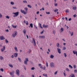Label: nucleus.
I'll return each mask as SVG.
<instances>
[{
    "instance_id": "nucleus-1",
    "label": "nucleus",
    "mask_w": 77,
    "mask_h": 77,
    "mask_svg": "<svg viewBox=\"0 0 77 77\" xmlns=\"http://www.w3.org/2000/svg\"><path fill=\"white\" fill-rule=\"evenodd\" d=\"M24 10L25 11H24V10H21V12L22 13H23L24 14H27V11L28 10V8H24Z\"/></svg>"
},
{
    "instance_id": "nucleus-2",
    "label": "nucleus",
    "mask_w": 77,
    "mask_h": 77,
    "mask_svg": "<svg viewBox=\"0 0 77 77\" xmlns=\"http://www.w3.org/2000/svg\"><path fill=\"white\" fill-rule=\"evenodd\" d=\"M14 72H15V71L14 70L10 72V74L12 77H14Z\"/></svg>"
},
{
    "instance_id": "nucleus-3",
    "label": "nucleus",
    "mask_w": 77,
    "mask_h": 77,
    "mask_svg": "<svg viewBox=\"0 0 77 77\" xmlns=\"http://www.w3.org/2000/svg\"><path fill=\"white\" fill-rule=\"evenodd\" d=\"M16 35H17V31H15L14 32V34H12V36L13 38H15L16 36Z\"/></svg>"
},
{
    "instance_id": "nucleus-4",
    "label": "nucleus",
    "mask_w": 77,
    "mask_h": 77,
    "mask_svg": "<svg viewBox=\"0 0 77 77\" xmlns=\"http://www.w3.org/2000/svg\"><path fill=\"white\" fill-rule=\"evenodd\" d=\"M50 66L51 68H54V67H55V66H54V63H50Z\"/></svg>"
},
{
    "instance_id": "nucleus-5",
    "label": "nucleus",
    "mask_w": 77,
    "mask_h": 77,
    "mask_svg": "<svg viewBox=\"0 0 77 77\" xmlns=\"http://www.w3.org/2000/svg\"><path fill=\"white\" fill-rule=\"evenodd\" d=\"M16 73L17 75H18V76H19V75H20V71H19V70H17Z\"/></svg>"
},
{
    "instance_id": "nucleus-6",
    "label": "nucleus",
    "mask_w": 77,
    "mask_h": 77,
    "mask_svg": "<svg viewBox=\"0 0 77 77\" xmlns=\"http://www.w3.org/2000/svg\"><path fill=\"white\" fill-rule=\"evenodd\" d=\"M13 14H14V15H15V16H16V17H17V16H18V15H19V12H17L15 13H13Z\"/></svg>"
},
{
    "instance_id": "nucleus-7",
    "label": "nucleus",
    "mask_w": 77,
    "mask_h": 77,
    "mask_svg": "<svg viewBox=\"0 0 77 77\" xmlns=\"http://www.w3.org/2000/svg\"><path fill=\"white\" fill-rule=\"evenodd\" d=\"M0 39L1 40H4V39H5V38L3 36H1L0 37Z\"/></svg>"
},
{
    "instance_id": "nucleus-8",
    "label": "nucleus",
    "mask_w": 77,
    "mask_h": 77,
    "mask_svg": "<svg viewBox=\"0 0 77 77\" xmlns=\"http://www.w3.org/2000/svg\"><path fill=\"white\" fill-rule=\"evenodd\" d=\"M57 50L58 53L59 54H60V53H61V51H61V49H60L59 48H57Z\"/></svg>"
},
{
    "instance_id": "nucleus-9",
    "label": "nucleus",
    "mask_w": 77,
    "mask_h": 77,
    "mask_svg": "<svg viewBox=\"0 0 77 77\" xmlns=\"http://www.w3.org/2000/svg\"><path fill=\"white\" fill-rule=\"evenodd\" d=\"M32 41H33V45L35 46V45H36V42H35V40L34 38H32Z\"/></svg>"
},
{
    "instance_id": "nucleus-10",
    "label": "nucleus",
    "mask_w": 77,
    "mask_h": 77,
    "mask_svg": "<svg viewBox=\"0 0 77 77\" xmlns=\"http://www.w3.org/2000/svg\"><path fill=\"white\" fill-rule=\"evenodd\" d=\"M39 39H44L45 38V36L44 35H43L42 36H39Z\"/></svg>"
},
{
    "instance_id": "nucleus-11",
    "label": "nucleus",
    "mask_w": 77,
    "mask_h": 77,
    "mask_svg": "<svg viewBox=\"0 0 77 77\" xmlns=\"http://www.w3.org/2000/svg\"><path fill=\"white\" fill-rule=\"evenodd\" d=\"M5 50V46H4L3 48L1 49V51L2 52L4 51V50Z\"/></svg>"
},
{
    "instance_id": "nucleus-12",
    "label": "nucleus",
    "mask_w": 77,
    "mask_h": 77,
    "mask_svg": "<svg viewBox=\"0 0 77 77\" xmlns=\"http://www.w3.org/2000/svg\"><path fill=\"white\" fill-rule=\"evenodd\" d=\"M73 53L74 54H76V56H77V51H73Z\"/></svg>"
},
{
    "instance_id": "nucleus-13",
    "label": "nucleus",
    "mask_w": 77,
    "mask_h": 77,
    "mask_svg": "<svg viewBox=\"0 0 77 77\" xmlns=\"http://www.w3.org/2000/svg\"><path fill=\"white\" fill-rule=\"evenodd\" d=\"M43 27L44 28H47L48 27V25H45V24L43 25Z\"/></svg>"
},
{
    "instance_id": "nucleus-14",
    "label": "nucleus",
    "mask_w": 77,
    "mask_h": 77,
    "mask_svg": "<svg viewBox=\"0 0 77 77\" xmlns=\"http://www.w3.org/2000/svg\"><path fill=\"white\" fill-rule=\"evenodd\" d=\"M14 56L15 57H17V56H18V53H15L14 54Z\"/></svg>"
},
{
    "instance_id": "nucleus-15",
    "label": "nucleus",
    "mask_w": 77,
    "mask_h": 77,
    "mask_svg": "<svg viewBox=\"0 0 77 77\" xmlns=\"http://www.w3.org/2000/svg\"><path fill=\"white\" fill-rule=\"evenodd\" d=\"M76 9H77V7L75 6H73L72 9L73 10H76Z\"/></svg>"
},
{
    "instance_id": "nucleus-16",
    "label": "nucleus",
    "mask_w": 77,
    "mask_h": 77,
    "mask_svg": "<svg viewBox=\"0 0 77 77\" xmlns=\"http://www.w3.org/2000/svg\"><path fill=\"white\" fill-rule=\"evenodd\" d=\"M70 76H71V77H75V75L73 73H72Z\"/></svg>"
},
{
    "instance_id": "nucleus-17",
    "label": "nucleus",
    "mask_w": 77,
    "mask_h": 77,
    "mask_svg": "<svg viewBox=\"0 0 77 77\" xmlns=\"http://www.w3.org/2000/svg\"><path fill=\"white\" fill-rule=\"evenodd\" d=\"M54 56L53 55H51L50 57V58H51V59H53V57H54Z\"/></svg>"
},
{
    "instance_id": "nucleus-18",
    "label": "nucleus",
    "mask_w": 77,
    "mask_h": 77,
    "mask_svg": "<svg viewBox=\"0 0 77 77\" xmlns=\"http://www.w3.org/2000/svg\"><path fill=\"white\" fill-rule=\"evenodd\" d=\"M53 11L55 12H57L58 11V9H57V8L55 9V10H54Z\"/></svg>"
},
{
    "instance_id": "nucleus-19",
    "label": "nucleus",
    "mask_w": 77,
    "mask_h": 77,
    "mask_svg": "<svg viewBox=\"0 0 77 77\" xmlns=\"http://www.w3.org/2000/svg\"><path fill=\"white\" fill-rule=\"evenodd\" d=\"M23 32L24 34L25 35L26 33V29H24L23 31Z\"/></svg>"
},
{
    "instance_id": "nucleus-20",
    "label": "nucleus",
    "mask_w": 77,
    "mask_h": 77,
    "mask_svg": "<svg viewBox=\"0 0 77 77\" xmlns=\"http://www.w3.org/2000/svg\"><path fill=\"white\" fill-rule=\"evenodd\" d=\"M31 51H32V50L31 49H29V51L27 52L28 53H31Z\"/></svg>"
},
{
    "instance_id": "nucleus-21",
    "label": "nucleus",
    "mask_w": 77,
    "mask_h": 77,
    "mask_svg": "<svg viewBox=\"0 0 77 77\" xmlns=\"http://www.w3.org/2000/svg\"><path fill=\"white\" fill-rule=\"evenodd\" d=\"M9 66L10 67H11V68H13V65H12L11 64H9Z\"/></svg>"
},
{
    "instance_id": "nucleus-22",
    "label": "nucleus",
    "mask_w": 77,
    "mask_h": 77,
    "mask_svg": "<svg viewBox=\"0 0 77 77\" xmlns=\"http://www.w3.org/2000/svg\"><path fill=\"white\" fill-rule=\"evenodd\" d=\"M43 76H45V77H48L47 74H43Z\"/></svg>"
},
{
    "instance_id": "nucleus-23",
    "label": "nucleus",
    "mask_w": 77,
    "mask_h": 77,
    "mask_svg": "<svg viewBox=\"0 0 77 77\" xmlns=\"http://www.w3.org/2000/svg\"><path fill=\"white\" fill-rule=\"evenodd\" d=\"M29 25L31 28H33V23H30Z\"/></svg>"
},
{
    "instance_id": "nucleus-24",
    "label": "nucleus",
    "mask_w": 77,
    "mask_h": 77,
    "mask_svg": "<svg viewBox=\"0 0 77 77\" xmlns=\"http://www.w3.org/2000/svg\"><path fill=\"white\" fill-rule=\"evenodd\" d=\"M24 64H25V65H27V62L26 61H24Z\"/></svg>"
},
{
    "instance_id": "nucleus-25",
    "label": "nucleus",
    "mask_w": 77,
    "mask_h": 77,
    "mask_svg": "<svg viewBox=\"0 0 77 77\" xmlns=\"http://www.w3.org/2000/svg\"><path fill=\"white\" fill-rule=\"evenodd\" d=\"M14 48L15 50L16 51H18V50H17V48L16 47H15Z\"/></svg>"
},
{
    "instance_id": "nucleus-26",
    "label": "nucleus",
    "mask_w": 77,
    "mask_h": 77,
    "mask_svg": "<svg viewBox=\"0 0 77 77\" xmlns=\"http://www.w3.org/2000/svg\"><path fill=\"white\" fill-rule=\"evenodd\" d=\"M3 59V57L2 56H0V60H2Z\"/></svg>"
},
{
    "instance_id": "nucleus-27",
    "label": "nucleus",
    "mask_w": 77,
    "mask_h": 77,
    "mask_svg": "<svg viewBox=\"0 0 77 77\" xmlns=\"http://www.w3.org/2000/svg\"><path fill=\"white\" fill-rule=\"evenodd\" d=\"M12 27H13V28H17V26H15L13 25H12Z\"/></svg>"
},
{
    "instance_id": "nucleus-28",
    "label": "nucleus",
    "mask_w": 77,
    "mask_h": 77,
    "mask_svg": "<svg viewBox=\"0 0 77 77\" xmlns=\"http://www.w3.org/2000/svg\"><path fill=\"white\" fill-rule=\"evenodd\" d=\"M69 67H70L71 68H72V69L73 68V67H72V66L71 65L69 64Z\"/></svg>"
},
{
    "instance_id": "nucleus-29",
    "label": "nucleus",
    "mask_w": 77,
    "mask_h": 77,
    "mask_svg": "<svg viewBox=\"0 0 77 77\" xmlns=\"http://www.w3.org/2000/svg\"><path fill=\"white\" fill-rule=\"evenodd\" d=\"M57 47H60V45H59V43H57Z\"/></svg>"
},
{
    "instance_id": "nucleus-30",
    "label": "nucleus",
    "mask_w": 77,
    "mask_h": 77,
    "mask_svg": "<svg viewBox=\"0 0 77 77\" xmlns=\"http://www.w3.org/2000/svg\"><path fill=\"white\" fill-rule=\"evenodd\" d=\"M39 25L40 26V27H41V28H42V27L41 26V24L40 23H39Z\"/></svg>"
},
{
    "instance_id": "nucleus-31",
    "label": "nucleus",
    "mask_w": 77,
    "mask_h": 77,
    "mask_svg": "<svg viewBox=\"0 0 77 77\" xmlns=\"http://www.w3.org/2000/svg\"><path fill=\"white\" fill-rule=\"evenodd\" d=\"M46 64L47 67H48V62H46Z\"/></svg>"
},
{
    "instance_id": "nucleus-32",
    "label": "nucleus",
    "mask_w": 77,
    "mask_h": 77,
    "mask_svg": "<svg viewBox=\"0 0 77 77\" xmlns=\"http://www.w3.org/2000/svg\"><path fill=\"white\" fill-rule=\"evenodd\" d=\"M27 6L28 8H32V6L30 5H28Z\"/></svg>"
},
{
    "instance_id": "nucleus-33",
    "label": "nucleus",
    "mask_w": 77,
    "mask_h": 77,
    "mask_svg": "<svg viewBox=\"0 0 77 77\" xmlns=\"http://www.w3.org/2000/svg\"><path fill=\"white\" fill-rule=\"evenodd\" d=\"M60 30H61L60 31V32H63V28H62L60 29Z\"/></svg>"
},
{
    "instance_id": "nucleus-34",
    "label": "nucleus",
    "mask_w": 77,
    "mask_h": 77,
    "mask_svg": "<svg viewBox=\"0 0 77 77\" xmlns=\"http://www.w3.org/2000/svg\"><path fill=\"white\" fill-rule=\"evenodd\" d=\"M11 5H14V2H11Z\"/></svg>"
},
{
    "instance_id": "nucleus-35",
    "label": "nucleus",
    "mask_w": 77,
    "mask_h": 77,
    "mask_svg": "<svg viewBox=\"0 0 77 77\" xmlns=\"http://www.w3.org/2000/svg\"><path fill=\"white\" fill-rule=\"evenodd\" d=\"M13 9H17V8L16 7H13Z\"/></svg>"
},
{
    "instance_id": "nucleus-36",
    "label": "nucleus",
    "mask_w": 77,
    "mask_h": 77,
    "mask_svg": "<svg viewBox=\"0 0 77 77\" xmlns=\"http://www.w3.org/2000/svg\"><path fill=\"white\" fill-rule=\"evenodd\" d=\"M23 2L24 3H27V2L26 1H23Z\"/></svg>"
},
{
    "instance_id": "nucleus-37",
    "label": "nucleus",
    "mask_w": 77,
    "mask_h": 77,
    "mask_svg": "<svg viewBox=\"0 0 77 77\" xmlns=\"http://www.w3.org/2000/svg\"><path fill=\"white\" fill-rule=\"evenodd\" d=\"M26 25H28L29 24V23H28V21H26L25 23Z\"/></svg>"
},
{
    "instance_id": "nucleus-38",
    "label": "nucleus",
    "mask_w": 77,
    "mask_h": 77,
    "mask_svg": "<svg viewBox=\"0 0 77 77\" xmlns=\"http://www.w3.org/2000/svg\"><path fill=\"white\" fill-rule=\"evenodd\" d=\"M64 57H66V56H67V55H66V53H64Z\"/></svg>"
},
{
    "instance_id": "nucleus-39",
    "label": "nucleus",
    "mask_w": 77,
    "mask_h": 77,
    "mask_svg": "<svg viewBox=\"0 0 77 77\" xmlns=\"http://www.w3.org/2000/svg\"><path fill=\"white\" fill-rule=\"evenodd\" d=\"M53 34H54V35H55V33H56V32L55 31V30H53Z\"/></svg>"
},
{
    "instance_id": "nucleus-40",
    "label": "nucleus",
    "mask_w": 77,
    "mask_h": 77,
    "mask_svg": "<svg viewBox=\"0 0 77 77\" xmlns=\"http://www.w3.org/2000/svg\"><path fill=\"white\" fill-rule=\"evenodd\" d=\"M28 58H26V60L25 61H26V62H28L29 60H28Z\"/></svg>"
},
{
    "instance_id": "nucleus-41",
    "label": "nucleus",
    "mask_w": 77,
    "mask_h": 77,
    "mask_svg": "<svg viewBox=\"0 0 77 77\" xmlns=\"http://www.w3.org/2000/svg\"><path fill=\"white\" fill-rule=\"evenodd\" d=\"M18 60H19V61H20V62H21V59H20V57L18 58Z\"/></svg>"
},
{
    "instance_id": "nucleus-42",
    "label": "nucleus",
    "mask_w": 77,
    "mask_h": 77,
    "mask_svg": "<svg viewBox=\"0 0 77 77\" xmlns=\"http://www.w3.org/2000/svg\"><path fill=\"white\" fill-rule=\"evenodd\" d=\"M6 18H7L8 19H9V17L8 16H6Z\"/></svg>"
},
{
    "instance_id": "nucleus-43",
    "label": "nucleus",
    "mask_w": 77,
    "mask_h": 77,
    "mask_svg": "<svg viewBox=\"0 0 77 77\" xmlns=\"http://www.w3.org/2000/svg\"><path fill=\"white\" fill-rule=\"evenodd\" d=\"M0 70L1 71H2V72H3V71H4V70L2 68L0 69Z\"/></svg>"
},
{
    "instance_id": "nucleus-44",
    "label": "nucleus",
    "mask_w": 77,
    "mask_h": 77,
    "mask_svg": "<svg viewBox=\"0 0 77 77\" xmlns=\"http://www.w3.org/2000/svg\"><path fill=\"white\" fill-rule=\"evenodd\" d=\"M35 69V68L34 67H32L31 68V70H34Z\"/></svg>"
},
{
    "instance_id": "nucleus-45",
    "label": "nucleus",
    "mask_w": 77,
    "mask_h": 77,
    "mask_svg": "<svg viewBox=\"0 0 77 77\" xmlns=\"http://www.w3.org/2000/svg\"><path fill=\"white\" fill-rule=\"evenodd\" d=\"M63 75H64V76H65V77L66 76V73H65V72H63Z\"/></svg>"
},
{
    "instance_id": "nucleus-46",
    "label": "nucleus",
    "mask_w": 77,
    "mask_h": 77,
    "mask_svg": "<svg viewBox=\"0 0 77 77\" xmlns=\"http://www.w3.org/2000/svg\"><path fill=\"white\" fill-rule=\"evenodd\" d=\"M73 67L74 68V69H75V68H76V65H73Z\"/></svg>"
},
{
    "instance_id": "nucleus-47",
    "label": "nucleus",
    "mask_w": 77,
    "mask_h": 77,
    "mask_svg": "<svg viewBox=\"0 0 77 77\" xmlns=\"http://www.w3.org/2000/svg\"><path fill=\"white\" fill-rule=\"evenodd\" d=\"M74 72H75V73H77V70H76V69H75L74 70Z\"/></svg>"
},
{
    "instance_id": "nucleus-48",
    "label": "nucleus",
    "mask_w": 77,
    "mask_h": 77,
    "mask_svg": "<svg viewBox=\"0 0 77 77\" xmlns=\"http://www.w3.org/2000/svg\"><path fill=\"white\" fill-rule=\"evenodd\" d=\"M66 70L67 71H69V69L68 68H66Z\"/></svg>"
},
{
    "instance_id": "nucleus-49",
    "label": "nucleus",
    "mask_w": 77,
    "mask_h": 77,
    "mask_svg": "<svg viewBox=\"0 0 77 77\" xmlns=\"http://www.w3.org/2000/svg\"><path fill=\"white\" fill-rule=\"evenodd\" d=\"M5 42L6 43H8V42H9L7 40V39H5Z\"/></svg>"
},
{
    "instance_id": "nucleus-50",
    "label": "nucleus",
    "mask_w": 77,
    "mask_h": 77,
    "mask_svg": "<svg viewBox=\"0 0 77 77\" xmlns=\"http://www.w3.org/2000/svg\"><path fill=\"white\" fill-rule=\"evenodd\" d=\"M46 14H50V13L49 12H46Z\"/></svg>"
},
{
    "instance_id": "nucleus-51",
    "label": "nucleus",
    "mask_w": 77,
    "mask_h": 77,
    "mask_svg": "<svg viewBox=\"0 0 77 77\" xmlns=\"http://www.w3.org/2000/svg\"><path fill=\"white\" fill-rule=\"evenodd\" d=\"M34 27H35V28H36L37 30L38 29V27H37V26H35V25H34Z\"/></svg>"
},
{
    "instance_id": "nucleus-52",
    "label": "nucleus",
    "mask_w": 77,
    "mask_h": 77,
    "mask_svg": "<svg viewBox=\"0 0 77 77\" xmlns=\"http://www.w3.org/2000/svg\"><path fill=\"white\" fill-rule=\"evenodd\" d=\"M23 67H24V69H25V70H26V66H24L23 65Z\"/></svg>"
},
{
    "instance_id": "nucleus-53",
    "label": "nucleus",
    "mask_w": 77,
    "mask_h": 77,
    "mask_svg": "<svg viewBox=\"0 0 77 77\" xmlns=\"http://www.w3.org/2000/svg\"><path fill=\"white\" fill-rule=\"evenodd\" d=\"M63 50H66V47H63Z\"/></svg>"
},
{
    "instance_id": "nucleus-54",
    "label": "nucleus",
    "mask_w": 77,
    "mask_h": 77,
    "mask_svg": "<svg viewBox=\"0 0 77 77\" xmlns=\"http://www.w3.org/2000/svg\"><path fill=\"white\" fill-rule=\"evenodd\" d=\"M57 71L55 72H54L55 75L57 74Z\"/></svg>"
},
{
    "instance_id": "nucleus-55",
    "label": "nucleus",
    "mask_w": 77,
    "mask_h": 77,
    "mask_svg": "<svg viewBox=\"0 0 77 77\" xmlns=\"http://www.w3.org/2000/svg\"><path fill=\"white\" fill-rule=\"evenodd\" d=\"M73 32H72L71 33V36H73Z\"/></svg>"
},
{
    "instance_id": "nucleus-56",
    "label": "nucleus",
    "mask_w": 77,
    "mask_h": 77,
    "mask_svg": "<svg viewBox=\"0 0 77 77\" xmlns=\"http://www.w3.org/2000/svg\"><path fill=\"white\" fill-rule=\"evenodd\" d=\"M42 69L44 70H45V69H46V68L45 67H44V68H43Z\"/></svg>"
},
{
    "instance_id": "nucleus-57",
    "label": "nucleus",
    "mask_w": 77,
    "mask_h": 77,
    "mask_svg": "<svg viewBox=\"0 0 77 77\" xmlns=\"http://www.w3.org/2000/svg\"><path fill=\"white\" fill-rule=\"evenodd\" d=\"M2 15L1 13H0V18H2Z\"/></svg>"
},
{
    "instance_id": "nucleus-58",
    "label": "nucleus",
    "mask_w": 77,
    "mask_h": 77,
    "mask_svg": "<svg viewBox=\"0 0 77 77\" xmlns=\"http://www.w3.org/2000/svg\"><path fill=\"white\" fill-rule=\"evenodd\" d=\"M66 12V13H68V12H69V11H68V10H66V11H65Z\"/></svg>"
},
{
    "instance_id": "nucleus-59",
    "label": "nucleus",
    "mask_w": 77,
    "mask_h": 77,
    "mask_svg": "<svg viewBox=\"0 0 77 77\" xmlns=\"http://www.w3.org/2000/svg\"><path fill=\"white\" fill-rule=\"evenodd\" d=\"M55 6H57V4L56 3L54 4Z\"/></svg>"
},
{
    "instance_id": "nucleus-60",
    "label": "nucleus",
    "mask_w": 77,
    "mask_h": 77,
    "mask_svg": "<svg viewBox=\"0 0 77 77\" xmlns=\"http://www.w3.org/2000/svg\"><path fill=\"white\" fill-rule=\"evenodd\" d=\"M31 65H33V63L31 61Z\"/></svg>"
},
{
    "instance_id": "nucleus-61",
    "label": "nucleus",
    "mask_w": 77,
    "mask_h": 77,
    "mask_svg": "<svg viewBox=\"0 0 77 77\" xmlns=\"http://www.w3.org/2000/svg\"><path fill=\"white\" fill-rule=\"evenodd\" d=\"M44 33V31H42L40 32L41 34H42Z\"/></svg>"
},
{
    "instance_id": "nucleus-62",
    "label": "nucleus",
    "mask_w": 77,
    "mask_h": 77,
    "mask_svg": "<svg viewBox=\"0 0 77 77\" xmlns=\"http://www.w3.org/2000/svg\"><path fill=\"white\" fill-rule=\"evenodd\" d=\"M5 31H6V32H9V30H8V29H6V30H5Z\"/></svg>"
},
{
    "instance_id": "nucleus-63",
    "label": "nucleus",
    "mask_w": 77,
    "mask_h": 77,
    "mask_svg": "<svg viewBox=\"0 0 77 77\" xmlns=\"http://www.w3.org/2000/svg\"><path fill=\"white\" fill-rule=\"evenodd\" d=\"M20 77H24V75H21L20 76Z\"/></svg>"
},
{
    "instance_id": "nucleus-64",
    "label": "nucleus",
    "mask_w": 77,
    "mask_h": 77,
    "mask_svg": "<svg viewBox=\"0 0 77 77\" xmlns=\"http://www.w3.org/2000/svg\"><path fill=\"white\" fill-rule=\"evenodd\" d=\"M71 18L69 19V21H71Z\"/></svg>"
}]
</instances>
